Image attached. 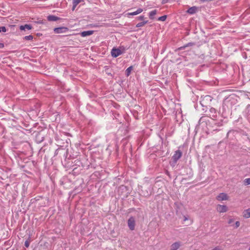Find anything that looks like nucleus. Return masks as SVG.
Wrapping results in <instances>:
<instances>
[{
  "instance_id": "f257e3e1",
  "label": "nucleus",
  "mask_w": 250,
  "mask_h": 250,
  "mask_svg": "<svg viewBox=\"0 0 250 250\" xmlns=\"http://www.w3.org/2000/svg\"><path fill=\"white\" fill-rule=\"evenodd\" d=\"M123 52L119 48L114 47L112 49L111 51V56L114 58H116L121 55Z\"/></svg>"
},
{
  "instance_id": "f03ea898",
  "label": "nucleus",
  "mask_w": 250,
  "mask_h": 250,
  "mask_svg": "<svg viewBox=\"0 0 250 250\" xmlns=\"http://www.w3.org/2000/svg\"><path fill=\"white\" fill-rule=\"evenodd\" d=\"M128 226L129 229L131 230H133L135 229V220L133 217H130L127 221Z\"/></svg>"
},
{
  "instance_id": "7ed1b4c3",
  "label": "nucleus",
  "mask_w": 250,
  "mask_h": 250,
  "mask_svg": "<svg viewBox=\"0 0 250 250\" xmlns=\"http://www.w3.org/2000/svg\"><path fill=\"white\" fill-rule=\"evenodd\" d=\"M182 155V153L179 150H178L175 152V153L172 157L175 163L177 162V161L181 157Z\"/></svg>"
},
{
  "instance_id": "20e7f679",
  "label": "nucleus",
  "mask_w": 250,
  "mask_h": 250,
  "mask_svg": "<svg viewBox=\"0 0 250 250\" xmlns=\"http://www.w3.org/2000/svg\"><path fill=\"white\" fill-rule=\"evenodd\" d=\"M216 209L219 213H224L228 211V207L225 205H218Z\"/></svg>"
},
{
  "instance_id": "39448f33",
  "label": "nucleus",
  "mask_w": 250,
  "mask_h": 250,
  "mask_svg": "<svg viewBox=\"0 0 250 250\" xmlns=\"http://www.w3.org/2000/svg\"><path fill=\"white\" fill-rule=\"evenodd\" d=\"M68 31V28L65 27H57L54 29V32L56 34L65 33Z\"/></svg>"
},
{
  "instance_id": "423d86ee",
  "label": "nucleus",
  "mask_w": 250,
  "mask_h": 250,
  "mask_svg": "<svg viewBox=\"0 0 250 250\" xmlns=\"http://www.w3.org/2000/svg\"><path fill=\"white\" fill-rule=\"evenodd\" d=\"M218 201H224L228 200V196L227 194L225 193H220L216 197Z\"/></svg>"
},
{
  "instance_id": "0eeeda50",
  "label": "nucleus",
  "mask_w": 250,
  "mask_h": 250,
  "mask_svg": "<svg viewBox=\"0 0 250 250\" xmlns=\"http://www.w3.org/2000/svg\"><path fill=\"white\" fill-rule=\"evenodd\" d=\"M181 244L180 242H176L170 246V250H177L180 247Z\"/></svg>"
},
{
  "instance_id": "6e6552de",
  "label": "nucleus",
  "mask_w": 250,
  "mask_h": 250,
  "mask_svg": "<svg viewBox=\"0 0 250 250\" xmlns=\"http://www.w3.org/2000/svg\"><path fill=\"white\" fill-rule=\"evenodd\" d=\"M94 33L93 30L84 31L80 33L81 36L83 37L89 36L92 35Z\"/></svg>"
},
{
  "instance_id": "1a4fd4ad",
  "label": "nucleus",
  "mask_w": 250,
  "mask_h": 250,
  "mask_svg": "<svg viewBox=\"0 0 250 250\" xmlns=\"http://www.w3.org/2000/svg\"><path fill=\"white\" fill-rule=\"evenodd\" d=\"M197 11V8L196 6H192L190 7L187 12L189 14H194Z\"/></svg>"
},
{
  "instance_id": "9d476101",
  "label": "nucleus",
  "mask_w": 250,
  "mask_h": 250,
  "mask_svg": "<svg viewBox=\"0 0 250 250\" xmlns=\"http://www.w3.org/2000/svg\"><path fill=\"white\" fill-rule=\"evenodd\" d=\"M32 29V26L30 24H26L23 25H21L20 26V29L21 30H29Z\"/></svg>"
},
{
  "instance_id": "9b49d317",
  "label": "nucleus",
  "mask_w": 250,
  "mask_h": 250,
  "mask_svg": "<svg viewBox=\"0 0 250 250\" xmlns=\"http://www.w3.org/2000/svg\"><path fill=\"white\" fill-rule=\"evenodd\" d=\"M60 18L54 15H49L47 17V20L49 21H57L59 20Z\"/></svg>"
},
{
  "instance_id": "f8f14e48",
  "label": "nucleus",
  "mask_w": 250,
  "mask_h": 250,
  "mask_svg": "<svg viewBox=\"0 0 250 250\" xmlns=\"http://www.w3.org/2000/svg\"><path fill=\"white\" fill-rule=\"evenodd\" d=\"M243 217L245 218H248L250 217V208H248L244 211Z\"/></svg>"
},
{
  "instance_id": "ddd939ff",
  "label": "nucleus",
  "mask_w": 250,
  "mask_h": 250,
  "mask_svg": "<svg viewBox=\"0 0 250 250\" xmlns=\"http://www.w3.org/2000/svg\"><path fill=\"white\" fill-rule=\"evenodd\" d=\"M143 11V9L142 8H138L136 11H134V12H131V13H129L128 14V15H131V16H134V15H138L140 13H141V12H142Z\"/></svg>"
},
{
  "instance_id": "4468645a",
  "label": "nucleus",
  "mask_w": 250,
  "mask_h": 250,
  "mask_svg": "<svg viewBox=\"0 0 250 250\" xmlns=\"http://www.w3.org/2000/svg\"><path fill=\"white\" fill-rule=\"evenodd\" d=\"M157 14V10H152L151 11V12H149V18L151 19H153L154 18V16Z\"/></svg>"
},
{
  "instance_id": "2eb2a0df",
  "label": "nucleus",
  "mask_w": 250,
  "mask_h": 250,
  "mask_svg": "<svg viewBox=\"0 0 250 250\" xmlns=\"http://www.w3.org/2000/svg\"><path fill=\"white\" fill-rule=\"evenodd\" d=\"M148 22V21H144L141 22H139L137 24L136 27H140L142 26H143L145 24H146Z\"/></svg>"
},
{
  "instance_id": "dca6fc26",
  "label": "nucleus",
  "mask_w": 250,
  "mask_h": 250,
  "mask_svg": "<svg viewBox=\"0 0 250 250\" xmlns=\"http://www.w3.org/2000/svg\"><path fill=\"white\" fill-rule=\"evenodd\" d=\"M132 69V67L130 66L128 68H127V69L126 70V71H125L126 75L127 76H128L130 75Z\"/></svg>"
},
{
  "instance_id": "f3484780",
  "label": "nucleus",
  "mask_w": 250,
  "mask_h": 250,
  "mask_svg": "<svg viewBox=\"0 0 250 250\" xmlns=\"http://www.w3.org/2000/svg\"><path fill=\"white\" fill-rule=\"evenodd\" d=\"M167 16L166 15H164L161 17H160L158 20L160 21H164L166 20Z\"/></svg>"
},
{
  "instance_id": "a211bd4d",
  "label": "nucleus",
  "mask_w": 250,
  "mask_h": 250,
  "mask_svg": "<svg viewBox=\"0 0 250 250\" xmlns=\"http://www.w3.org/2000/svg\"><path fill=\"white\" fill-rule=\"evenodd\" d=\"M244 183L245 185H250V178L245 179L244 181Z\"/></svg>"
},
{
  "instance_id": "6ab92c4d",
  "label": "nucleus",
  "mask_w": 250,
  "mask_h": 250,
  "mask_svg": "<svg viewBox=\"0 0 250 250\" xmlns=\"http://www.w3.org/2000/svg\"><path fill=\"white\" fill-rule=\"evenodd\" d=\"M83 1V0H72V3L73 4H74L75 5H78L80 2H81Z\"/></svg>"
},
{
  "instance_id": "aec40b11",
  "label": "nucleus",
  "mask_w": 250,
  "mask_h": 250,
  "mask_svg": "<svg viewBox=\"0 0 250 250\" xmlns=\"http://www.w3.org/2000/svg\"><path fill=\"white\" fill-rule=\"evenodd\" d=\"M33 38V37L32 35L26 36L24 37L25 40L28 41L32 40Z\"/></svg>"
},
{
  "instance_id": "412c9836",
  "label": "nucleus",
  "mask_w": 250,
  "mask_h": 250,
  "mask_svg": "<svg viewBox=\"0 0 250 250\" xmlns=\"http://www.w3.org/2000/svg\"><path fill=\"white\" fill-rule=\"evenodd\" d=\"M6 31V29L4 26H0V32H5Z\"/></svg>"
},
{
  "instance_id": "4be33fe9",
  "label": "nucleus",
  "mask_w": 250,
  "mask_h": 250,
  "mask_svg": "<svg viewBox=\"0 0 250 250\" xmlns=\"http://www.w3.org/2000/svg\"><path fill=\"white\" fill-rule=\"evenodd\" d=\"M234 219H233V218H229V220H228V224H229V225H231L234 222Z\"/></svg>"
},
{
  "instance_id": "5701e85b",
  "label": "nucleus",
  "mask_w": 250,
  "mask_h": 250,
  "mask_svg": "<svg viewBox=\"0 0 250 250\" xmlns=\"http://www.w3.org/2000/svg\"><path fill=\"white\" fill-rule=\"evenodd\" d=\"M240 223L239 221L235 222L234 228L236 229L238 228L240 226Z\"/></svg>"
},
{
  "instance_id": "b1692460",
  "label": "nucleus",
  "mask_w": 250,
  "mask_h": 250,
  "mask_svg": "<svg viewBox=\"0 0 250 250\" xmlns=\"http://www.w3.org/2000/svg\"><path fill=\"white\" fill-rule=\"evenodd\" d=\"M30 245V242L28 240H26L24 243V246L26 248H28Z\"/></svg>"
},
{
  "instance_id": "393cba45",
  "label": "nucleus",
  "mask_w": 250,
  "mask_h": 250,
  "mask_svg": "<svg viewBox=\"0 0 250 250\" xmlns=\"http://www.w3.org/2000/svg\"><path fill=\"white\" fill-rule=\"evenodd\" d=\"M4 47V44L3 43L0 42V48H2Z\"/></svg>"
},
{
  "instance_id": "a878e982",
  "label": "nucleus",
  "mask_w": 250,
  "mask_h": 250,
  "mask_svg": "<svg viewBox=\"0 0 250 250\" xmlns=\"http://www.w3.org/2000/svg\"><path fill=\"white\" fill-rule=\"evenodd\" d=\"M77 6V5H75L74 4H73V7H72V10H74L76 7Z\"/></svg>"
},
{
  "instance_id": "bb28decb",
  "label": "nucleus",
  "mask_w": 250,
  "mask_h": 250,
  "mask_svg": "<svg viewBox=\"0 0 250 250\" xmlns=\"http://www.w3.org/2000/svg\"><path fill=\"white\" fill-rule=\"evenodd\" d=\"M139 20H143L144 19V16H141L139 17Z\"/></svg>"
},
{
  "instance_id": "cd10ccee",
  "label": "nucleus",
  "mask_w": 250,
  "mask_h": 250,
  "mask_svg": "<svg viewBox=\"0 0 250 250\" xmlns=\"http://www.w3.org/2000/svg\"><path fill=\"white\" fill-rule=\"evenodd\" d=\"M188 220V217H187L186 216H184V221H187V220Z\"/></svg>"
},
{
  "instance_id": "c85d7f7f",
  "label": "nucleus",
  "mask_w": 250,
  "mask_h": 250,
  "mask_svg": "<svg viewBox=\"0 0 250 250\" xmlns=\"http://www.w3.org/2000/svg\"><path fill=\"white\" fill-rule=\"evenodd\" d=\"M210 111L212 112L215 111V109L214 108H211Z\"/></svg>"
},
{
  "instance_id": "c756f323",
  "label": "nucleus",
  "mask_w": 250,
  "mask_h": 250,
  "mask_svg": "<svg viewBox=\"0 0 250 250\" xmlns=\"http://www.w3.org/2000/svg\"><path fill=\"white\" fill-rule=\"evenodd\" d=\"M248 250H250V247L249 248Z\"/></svg>"
}]
</instances>
